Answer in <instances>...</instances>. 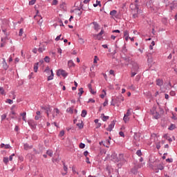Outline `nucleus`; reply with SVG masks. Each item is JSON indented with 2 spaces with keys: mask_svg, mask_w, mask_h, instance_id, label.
<instances>
[{
  "mask_svg": "<svg viewBox=\"0 0 177 177\" xmlns=\"http://www.w3.org/2000/svg\"><path fill=\"white\" fill-rule=\"evenodd\" d=\"M53 79H54V73H53V71L51 70V74H50V75H49V76L48 77L47 80H48V81H50V80H53Z\"/></svg>",
  "mask_w": 177,
  "mask_h": 177,
  "instance_id": "4be33fe9",
  "label": "nucleus"
},
{
  "mask_svg": "<svg viewBox=\"0 0 177 177\" xmlns=\"http://www.w3.org/2000/svg\"><path fill=\"white\" fill-rule=\"evenodd\" d=\"M160 147H161V146H160V142H158V143L156 144V149H157L158 150H159V149H160Z\"/></svg>",
  "mask_w": 177,
  "mask_h": 177,
  "instance_id": "864d4df0",
  "label": "nucleus"
},
{
  "mask_svg": "<svg viewBox=\"0 0 177 177\" xmlns=\"http://www.w3.org/2000/svg\"><path fill=\"white\" fill-rule=\"evenodd\" d=\"M46 153L50 157H52L53 156V151L52 150H47Z\"/></svg>",
  "mask_w": 177,
  "mask_h": 177,
  "instance_id": "2f4dec72",
  "label": "nucleus"
},
{
  "mask_svg": "<svg viewBox=\"0 0 177 177\" xmlns=\"http://www.w3.org/2000/svg\"><path fill=\"white\" fill-rule=\"evenodd\" d=\"M93 24L94 25L95 30L98 31L100 30V25L95 21L93 22Z\"/></svg>",
  "mask_w": 177,
  "mask_h": 177,
  "instance_id": "dca6fc26",
  "label": "nucleus"
},
{
  "mask_svg": "<svg viewBox=\"0 0 177 177\" xmlns=\"http://www.w3.org/2000/svg\"><path fill=\"white\" fill-rule=\"evenodd\" d=\"M123 120L124 121L125 123H127L128 122H129L130 118H129V116L124 115Z\"/></svg>",
  "mask_w": 177,
  "mask_h": 177,
  "instance_id": "7c9ffc66",
  "label": "nucleus"
},
{
  "mask_svg": "<svg viewBox=\"0 0 177 177\" xmlns=\"http://www.w3.org/2000/svg\"><path fill=\"white\" fill-rule=\"evenodd\" d=\"M88 151H85L84 152V156H87V155H88Z\"/></svg>",
  "mask_w": 177,
  "mask_h": 177,
  "instance_id": "774afa93",
  "label": "nucleus"
},
{
  "mask_svg": "<svg viewBox=\"0 0 177 177\" xmlns=\"http://www.w3.org/2000/svg\"><path fill=\"white\" fill-rule=\"evenodd\" d=\"M131 111H132V109H129L127 110V113L126 114H124L125 116H127V117H129L131 116Z\"/></svg>",
  "mask_w": 177,
  "mask_h": 177,
  "instance_id": "a878e982",
  "label": "nucleus"
},
{
  "mask_svg": "<svg viewBox=\"0 0 177 177\" xmlns=\"http://www.w3.org/2000/svg\"><path fill=\"white\" fill-rule=\"evenodd\" d=\"M101 118L104 122H106L109 120V116H105L104 113L102 114Z\"/></svg>",
  "mask_w": 177,
  "mask_h": 177,
  "instance_id": "5701e85b",
  "label": "nucleus"
},
{
  "mask_svg": "<svg viewBox=\"0 0 177 177\" xmlns=\"http://www.w3.org/2000/svg\"><path fill=\"white\" fill-rule=\"evenodd\" d=\"M132 66H133V67H132L131 70H133V71H138V70L139 69V66H138V64L136 62H133Z\"/></svg>",
  "mask_w": 177,
  "mask_h": 177,
  "instance_id": "6e6552de",
  "label": "nucleus"
},
{
  "mask_svg": "<svg viewBox=\"0 0 177 177\" xmlns=\"http://www.w3.org/2000/svg\"><path fill=\"white\" fill-rule=\"evenodd\" d=\"M42 109L46 111L47 117L49 118V112H51L50 106H48L46 107H42Z\"/></svg>",
  "mask_w": 177,
  "mask_h": 177,
  "instance_id": "0eeeda50",
  "label": "nucleus"
},
{
  "mask_svg": "<svg viewBox=\"0 0 177 177\" xmlns=\"http://www.w3.org/2000/svg\"><path fill=\"white\" fill-rule=\"evenodd\" d=\"M58 0H53L52 6H57L58 4Z\"/></svg>",
  "mask_w": 177,
  "mask_h": 177,
  "instance_id": "4c0bfd02",
  "label": "nucleus"
},
{
  "mask_svg": "<svg viewBox=\"0 0 177 177\" xmlns=\"http://www.w3.org/2000/svg\"><path fill=\"white\" fill-rule=\"evenodd\" d=\"M98 60H99L98 57H97V56H95V57H94L93 63H94V64H96Z\"/></svg>",
  "mask_w": 177,
  "mask_h": 177,
  "instance_id": "8fccbe9b",
  "label": "nucleus"
},
{
  "mask_svg": "<svg viewBox=\"0 0 177 177\" xmlns=\"http://www.w3.org/2000/svg\"><path fill=\"white\" fill-rule=\"evenodd\" d=\"M32 51V53H35V54H37V48H34Z\"/></svg>",
  "mask_w": 177,
  "mask_h": 177,
  "instance_id": "69168bd1",
  "label": "nucleus"
},
{
  "mask_svg": "<svg viewBox=\"0 0 177 177\" xmlns=\"http://www.w3.org/2000/svg\"><path fill=\"white\" fill-rule=\"evenodd\" d=\"M137 72L138 71H135L131 69V77H134L137 74Z\"/></svg>",
  "mask_w": 177,
  "mask_h": 177,
  "instance_id": "79ce46f5",
  "label": "nucleus"
},
{
  "mask_svg": "<svg viewBox=\"0 0 177 177\" xmlns=\"http://www.w3.org/2000/svg\"><path fill=\"white\" fill-rule=\"evenodd\" d=\"M20 116L22 118V120L24 122H27V120H26V112H24L22 113H20Z\"/></svg>",
  "mask_w": 177,
  "mask_h": 177,
  "instance_id": "ddd939ff",
  "label": "nucleus"
},
{
  "mask_svg": "<svg viewBox=\"0 0 177 177\" xmlns=\"http://www.w3.org/2000/svg\"><path fill=\"white\" fill-rule=\"evenodd\" d=\"M1 148H5L6 149H10V145L9 144L5 145L4 143H2L1 145Z\"/></svg>",
  "mask_w": 177,
  "mask_h": 177,
  "instance_id": "6ab92c4d",
  "label": "nucleus"
},
{
  "mask_svg": "<svg viewBox=\"0 0 177 177\" xmlns=\"http://www.w3.org/2000/svg\"><path fill=\"white\" fill-rule=\"evenodd\" d=\"M6 103H8V104H12L13 100L10 99H7V100H6Z\"/></svg>",
  "mask_w": 177,
  "mask_h": 177,
  "instance_id": "e433bc0d",
  "label": "nucleus"
},
{
  "mask_svg": "<svg viewBox=\"0 0 177 177\" xmlns=\"http://www.w3.org/2000/svg\"><path fill=\"white\" fill-rule=\"evenodd\" d=\"M79 43L80 44H84V39H82V37L79 38Z\"/></svg>",
  "mask_w": 177,
  "mask_h": 177,
  "instance_id": "ea45409f",
  "label": "nucleus"
},
{
  "mask_svg": "<svg viewBox=\"0 0 177 177\" xmlns=\"http://www.w3.org/2000/svg\"><path fill=\"white\" fill-rule=\"evenodd\" d=\"M123 159H124V155L121 153V154H119V156L117 157L115 161L118 162L122 160Z\"/></svg>",
  "mask_w": 177,
  "mask_h": 177,
  "instance_id": "4468645a",
  "label": "nucleus"
},
{
  "mask_svg": "<svg viewBox=\"0 0 177 177\" xmlns=\"http://www.w3.org/2000/svg\"><path fill=\"white\" fill-rule=\"evenodd\" d=\"M90 91V92L92 93V94H95L96 93V92L95 91H94L93 89H91V90H89Z\"/></svg>",
  "mask_w": 177,
  "mask_h": 177,
  "instance_id": "338daca9",
  "label": "nucleus"
},
{
  "mask_svg": "<svg viewBox=\"0 0 177 177\" xmlns=\"http://www.w3.org/2000/svg\"><path fill=\"white\" fill-rule=\"evenodd\" d=\"M64 171H63V172L62 173V174L63 176H65V175H66V174H68V167L66 166L65 163H64Z\"/></svg>",
  "mask_w": 177,
  "mask_h": 177,
  "instance_id": "2eb2a0df",
  "label": "nucleus"
},
{
  "mask_svg": "<svg viewBox=\"0 0 177 177\" xmlns=\"http://www.w3.org/2000/svg\"><path fill=\"white\" fill-rule=\"evenodd\" d=\"M28 124L31 127L32 129H36L37 126V122L32 120H28Z\"/></svg>",
  "mask_w": 177,
  "mask_h": 177,
  "instance_id": "20e7f679",
  "label": "nucleus"
},
{
  "mask_svg": "<svg viewBox=\"0 0 177 177\" xmlns=\"http://www.w3.org/2000/svg\"><path fill=\"white\" fill-rule=\"evenodd\" d=\"M109 101L107 100H105V102L103 104V106L105 107V106H107Z\"/></svg>",
  "mask_w": 177,
  "mask_h": 177,
  "instance_id": "bf43d9fd",
  "label": "nucleus"
},
{
  "mask_svg": "<svg viewBox=\"0 0 177 177\" xmlns=\"http://www.w3.org/2000/svg\"><path fill=\"white\" fill-rule=\"evenodd\" d=\"M100 6V7H101L102 6V5H101V3H100V1H96V3H94L93 4V6L95 7V8H96V7H97V6Z\"/></svg>",
  "mask_w": 177,
  "mask_h": 177,
  "instance_id": "473e14b6",
  "label": "nucleus"
},
{
  "mask_svg": "<svg viewBox=\"0 0 177 177\" xmlns=\"http://www.w3.org/2000/svg\"><path fill=\"white\" fill-rule=\"evenodd\" d=\"M79 147H80V149H84L85 147V145L84 143L81 142L80 144Z\"/></svg>",
  "mask_w": 177,
  "mask_h": 177,
  "instance_id": "3c124183",
  "label": "nucleus"
},
{
  "mask_svg": "<svg viewBox=\"0 0 177 177\" xmlns=\"http://www.w3.org/2000/svg\"><path fill=\"white\" fill-rule=\"evenodd\" d=\"M68 65L69 67H74L75 66L74 62L73 61H71V60L68 61Z\"/></svg>",
  "mask_w": 177,
  "mask_h": 177,
  "instance_id": "cd10ccee",
  "label": "nucleus"
},
{
  "mask_svg": "<svg viewBox=\"0 0 177 177\" xmlns=\"http://www.w3.org/2000/svg\"><path fill=\"white\" fill-rule=\"evenodd\" d=\"M6 117H7L6 114H3V115H1V120H2V121L5 120L6 118Z\"/></svg>",
  "mask_w": 177,
  "mask_h": 177,
  "instance_id": "5fc2aeb1",
  "label": "nucleus"
},
{
  "mask_svg": "<svg viewBox=\"0 0 177 177\" xmlns=\"http://www.w3.org/2000/svg\"><path fill=\"white\" fill-rule=\"evenodd\" d=\"M45 50H46V46L44 45L41 46L38 49V52L40 53H43Z\"/></svg>",
  "mask_w": 177,
  "mask_h": 177,
  "instance_id": "f3484780",
  "label": "nucleus"
},
{
  "mask_svg": "<svg viewBox=\"0 0 177 177\" xmlns=\"http://www.w3.org/2000/svg\"><path fill=\"white\" fill-rule=\"evenodd\" d=\"M124 97L122 95H119L115 98V104H117L118 107L120 106L121 102H124Z\"/></svg>",
  "mask_w": 177,
  "mask_h": 177,
  "instance_id": "7ed1b4c3",
  "label": "nucleus"
},
{
  "mask_svg": "<svg viewBox=\"0 0 177 177\" xmlns=\"http://www.w3.org/2000/svg\"><path fill=\"white\" fill-rule=\"evenodd\" d=\"M95 101L94 100H93V99L91 98V99L88 100V103H95Z\"/></svg>",
  "mask_w": 177,
  "mask_h": 177,
  "instance_id": "13d9d810",
  "label": "nucleus"
},
{
  "mask_svg": "<svg viewBox=\"0 0 177 177\" xmlns=\"http://www.w3.org/2000/svg\"><path fill=\"white\" fill-rule=\"evenodd\" d=\"M110 15L111 16L112 19L116 18L117 17V10H113L110 12Z\"/></svg>",
  "mask_w": 177,
  "mask_h": 177,
  "instance_id": "9d476101",
  "label": "nucleus"
},
{
  "mask_svg": "<svg viewBox=\"0 0 177 177\" xmlns=\"http://www.w3.org/2000/svg\"><path fill=\"white\" fill-rule=\"evenodd\" d=\"M86 114H87V111L86 110H82V113H81L82 118H85Z\"/></svg>",
  "mask_w": 177,
  "mask_h": 177,
  "instance_id": "c756f323",
  "label": "nucleus"
},
{
  "mask_svg": "<svg viewBox=\"0 0 177 177\" xmlns=\"http://www.w3.org/2000/svg\"><path fill=\"white\" fill-rule=\"evenodd\" d=\"M76 126L79 128V129H84V123L82 121L81 122L76 124Z\"/></svg>",
  "mask_w": 177,
  "mask_h": 177,
  "instance_id": "412c9836",
  "label": "nucleus"
},
{
  "mask_svg": "<svg viewBox=\"0 0 177 177\" xmlns=\"http://www.w3.org/2000/svg\"><path fill=\"white\" fill-rule=\"evenodd\" d=\"M62 35H59V36H57V37L55 38V41H58L61 39Z\"/></svg>",
  "mask_w": 177,
  "mask_h": 177,
  "instance_id": "09e8293b",
  "label": "nucleus"
},
{
  "mask_svg": "<svg viewBox=\"0 0 177 177\" xmlns=\"http://www.w3.org/2000/svg\"><path fill=\"white\" fill-rule=\"evenodd\" d=\"M15 156V153H12V154H11V156H10V161H12V160H13V156Z\"/></svg>",
  "mask_w": 177,
  "mask_h": 177,
  "instance_id": "6e6d98bb",
  "label": "nucleus"
},
{
  "mask_svg": "<svg viewBox=\"0 0 177 177\" xmlns=\"http://www.w3.org/2000/svg\"><path fill=\"white\" fill-rule=\"evenodd\" d=\"M44 73L49 75L50 74H52V70H50L49 67H46V68L44 70Z\"/></svg>",
  "mask_w": 177,
  "mask_h": 177,
  "instance_id": "aec40b11",
  "label": "nucleus"
},
{
  "mask_svg": "<svg viewBox=\"0 0 177 177\" xmlns=\"http://www.w3.org/2000/svg\"><path fill=\"white\" fill-rule=\"evenodd\" d=\"M119 134H120V136H121V137H124V133H123V131H120V133H119Z\"/></svg>",
  "mask_w": 177,
  "mask_h": 177,
  "instance_id": "e2e57ef3",
  "label": "nucleus"
},
{
  "mask_svg": "<svg viewBox=\"0 0 177 177\" xmlns=\"http://www.w3.org/2000/svg\"><path fill=\"white\" fill-rule=\"evenodd\" d=\"M61 115L62 112L60 111V110L57 108H55L52 112L53 120H54L56 118H58Z\"/></svg>",
  "mask_w": 177,
  "mask_h": 177,
  "instance_id": "f03ea898",
  "label": "nucleus"
},
{
  "mask_svg": "<svg viewBox=\"0 0 177 177\" xmlns=\"http://www.w3.org/2000/svg\"><path fill=\"white\" fill-rule=\"evenodd\" d=\"M34 18L37 20V24L39 26H41L42 25V23H43V19H42V17L41 15H35L34 16ZM39 19V20H38Z\"/></svg>",
  "mask_w": 177,
  "mask_h": 177,
  "instance_id": "423d86ee",
  "label": "nucleus"
},
{
  "mask_svg": "<svg viewBox=\"0 0 177 177\" xmlns=\"http://www.w3.org/2000/svg\"><path fill=\"white\" fill-rule=\"evenodd\" d=\"M57 76L62 75L63 77H66L68 75V73L65 71L59 69L57 72Z\"/></svg>",
  "mask_w": 177,
  "mask_h": 177,
  "instance_id": "39448f33",
  "label": "nucleus"
},
{
  "mask_svg": "<svg viewBox=\"0 0 177 177\" xmlns=\"http://www.w3.org/2000/svg\"><path fill=\"white\" fill-rule=\"evenodd\" d=\"M24 34V28H20L19 31V36L21 37Z\"/></svg>",
  "mask_w": 177,
  "mask_h": 177,
  "instance_id": "c9c22d12",
  "label": "nucleus"
},
{
  "mask_svg": "<svg viewBox=\"0 0 177 177\" xmlns=\"http://www.w3.org/2000/svg\"><path fill=\"white\" fill-rule=\"evenodd\" d=\"M64 135H65V131H61L59 134V136L63 137Z\"/></svg>",
  "mask_w": 177,
  "mask_h": 177,
  "instance_id": "c03bdc74",
  "label": "nucleus"
},
{
  "mask_svg": "<svg viewBox=\"0 0 177 177\" xmlns=\"http://www.w3.org/2000/svg\"><path fill=\"white\" fill-rule=\"evenodd\" d=\"M3 68H4L6 70H7V69L8 68V64H7V63H6V59H3Z\"/></svg>",
  "mask_w": 177,
  "mask_h": 177,
  "instance_id": "b1692460",
  "label": "nucleus"
},
{
  "mask_svg": "<svg viewBox=\"0 0 177 177\" xmlns=\"http://www.w3.org/2000/svg\"><path fill=\"white\" fill-rule=\"evenodd\" d=\"M40 118H41V116H39V115H36V116L35 117V120H39Z\"/></svg>",
  "mask_w": 177,
  "mask_h": 177,
  "instance_id": "052dcab7",
  "label": "nucleus"
},
{
  "mask_svg": "<svg viewBox=\"0 0 177 177\" xmlns=\"http://www.w3.org/2000/svg\"><path fill=\"white\" fill-rule=\"evenodd\" d=\"M38 65H39V63L34 64L33 69H34L35 73H37V71H38Z\"/></svg>",
  "mask_w": 177,
  "mask_h": 177,
  "instance_id": "bb28decb",
  "label": "nucleus"
},
{
  "mask_svg": "<svg viewBox=\"0 0 177 177\" xmlns=\"http://www.w3.org/2000/svg\"><path fill=\"white\" fill-rule=\"evenodd\" d=\"M104 92V94L100 95V97L102 99H104V96L106 95V93L104 90L102 91Z\"/></svg>",
  "mask_w": 177,
  "mask_h": 177,
  "instance_id": "a18cd8bd",
  "label": "nucleus"
},
{
  "mask_svg": "<svg viewBox=\"0 0 177 177\" xmlns=\"http://www.w3.org/2000/svg\"><path fill=\"white\" fill-rule=\"evenodd\" d=\"M150 113L156 120H158L160 118V115L156 111V108L154 106L151 109Z\"/></svg>",
  "mask_w": 177,
  "mask_h": 177,
  "instance_id": "f257e3e1",
  "label": "nucleus"
},
{
  "mask_svg": "<svg viewBox=\"0 0 177 177\" xmlns=\"http://www.w3.org/2000/svg\"><path fill=\"white\" fill-rule=\"evenodd\" d=\"M57 53H58L59 55H62V50L61 48L57 49Z\"/></svg>",
  "mask_w": 177,
  "mask_h": 177,
  "instance_id": "680f3d73",
  "label": "nucleus"
},
{
  "mask_svg": "<svg viewBox=\"0 0 177 177\" xmlns=\"http://www.w3.org/2000/svg\"><path fill=\"white\" fill-rule=\"evenodd\" d=\"M158 169L160 170H163L164 169V166L162 165H158Z\"/></svg>",
  "mask_w": 177,
  "mask_h": 177,
  "instance_id": "de8ad7c7",
  "label": "nucleus"
},
{
  "mask_svg": "<svg viewBox=\"0 0 177 177\" xmlns=\"http://www.w3.org/2000/svg\"><path fill=\"white\" fill-rule=\"evenodd\" d=\"M124 36L125 37V40L127 41L129 39V32L127 30H125L124 32Z\"/></svg>",
  "mask_w": 177,
  "mask_h": 177,
  "instance_id": "1a4fd4ad",
  "label": "nucleus"
},
{
  "mask_svg": "<svg viewBox=\"0 0 177 177\" xmlns=\"http://www.w3.org/2000/svg\"><path fill=\"white\" fill-rule=\"evenodd\" d=\"M36 0H31L30 1H29V5L32 6L35 3Z\"/></svg>",
  "mask_w": 177,
  "mask_h": 177,
  "instance_id": "603ef678",
  "label": "nucleus"
},
{
  "mask_svg": "<svg viewBox=\"0 0 177 177\" xmlns=\"http://www.w3.org/2000/svg\"><path fill=\"white\" fill-rule=\"evenodd\" d=\"M136 154H137V156L140 157L142 156L141 150L140 149L137 150Z\"/></svg>",
  "mask_w": 177,
  "mask_h": 177,
  "instance_id": "a19ab883",
  "label": "nucleus"
},
{
  "mask_svg": "<svg viewBox=\"0 0 177 177\" xmlns=\"http://www.w3.org/2000/svg\"><path fill=\"white\" fill-rule=\"evenodd\" d=\"M24 149L25 150L31 149H32V145L30 146L28 144L26 143L24 145Z\"/></svg>",
  "mask_w": 177,
  "mask_h": 177,
  "instance_id": "a211bd4d",
  "label": "nucleus"
},
{
  "mask_svg": "<svg viewBox=\"0 0 177 177\" xmlns=\"http://www.w3.org/2000/svg\"><path fill=\"white\" fill-rule=\"evenodd\" d=\"M50 59L49 57H46L44 58V62H46V63H49V62H50Z\"/></svg>",
  "mask_w": 177,
  "mask_h": 177,
  "instance_id": "37998d69",
  "label": "nucleus"
},
{
  "mask_svg": "<svg viewBox=\"0 0 177 177\" xmlns=\"http://www.w3.org/2000/svg\"><path fill=\"white\" fill-rule=\"evenodd\" d=\"M93 38L95 39L100 40L102 39V36L98 33V35H93Z\"/></svg>",
  "mask_w": 177,
  "mask_h": 177,
  "instance_id": "393cba45",
  "label": "nucleus"
},
{
  "mask_svg": "<svg viewBox=\"0 0 177 177\" xmlns=\"http://www.w3.org/2000/svg\"><path fill=\"white\" fill-rule=\"evenodd\" d=\"M115 127V123L114 122H111V123L109 125V127L106 129V131H111L113 127Z\"/></svg>",
  "mask_w": 177,
  "mask_h": 177,
  "instance_id": "9b49d317",
  "label": "nucleus"
},
{
  "mask_svg": "<svg viewBox=\"0 0 177 177\" xmlns=\"http://www.w3.org/2000/svg\"><path fill=\"white\" fill-rule=\"evenodd\" d=\"M3 162L6 164H8V162H9V158L8 157H5L4 159H3Z\"/></svg>",
  "mask_w": 177,
  "mask_h": 177,
  "instance_id": "49530a36",
  "label": "nucleus"
},
{
  "mask_svg": "<svg viewBox=\"0 0 177 177\" xmlns=\"http://www.w3.org/2000/svg\"><path fill=\"white\" fill-rule=\"evenodd\" d=\"M163 138L165 139V140H169V136H168V134H164L163 135Z\"/></svg>",
  "mask_w": 177,
  "mask_h": 177,
  "instance_id": "4d7b16f0",
  "label": "nucleus"
},
{
  "mask_svg": "<svg viewBox=\"0 0 177 177\" xmlns=\"http://www.w3.org/2000/svg\"><path fill=\"white\" fill-rule=\"evenodd\" d=\"M156 82V85L159 86H162L164 84L163 80L161 79H157Z\"/></svg>",
  "mask_w": 177,
  "mask_h": 177,
  "instance_id": "f8f14e48",
  "label": "nucleus"
},
{
  "mask_svg": "<svg viewBox=\"0 0 177 177\" xmlns=\"http://www.w3.org/2000/svg\"><path fill=\"white\" fill-rule=\"evenodd\" d=\"M0 93L3 95H6L5 90L2 86H0Z\"/></svg>",
  "mask_w": 177,
  "mask_h": 177,
  "instance_id": "c85d7f7f",
  "label": "nucleus"
},
{
  "mask_svg": "<svg viewBox=\"0 0 177 177\" xmlns=\"http://www.w3.org/2000/svg\"><path fill=\"white\" fill-rule=\"evenodd\" d=\"M79 93H78V95H79V96L80 97H81V95H82V93H84V88H80V89H79Z\"/></svg>",
  "mask_w": 177,
  "mask_h": 177,
  "instance_id": "72a5a7b5",
  "label": "nucleus"
},
{
  "mask_svg": "<svg viewBox=\"0 0 177 177\" xmlns=\"http://www.w3.org/2000/svg\"><path fill=\"white\" fill-rule=\"evenodd\" d=\"M66 111H67L68 113H71V114H73V108H71V107L68 108V109H66Z\"/></svg>",
  "mask_w": 177,
  "mask_h": 177,
  "instance_id": "f704fd0d",
  "label": "nucleus"
},
{
  "mask_svg": "<svg viewBox=\"0 0 177 177\" xmlns=\"http://www.w3.org/2000/svg\"><path fill=\"white\" fill-rule=\"evenodd\" d=\"M109 73H110L111 75H113V76H115L114 71L111 70V71H109Z\"/></svg>",
  "mask_w": 177,
  "mask_h": 177,
  "instance_id": "0e129e2a",
  "label": "nucleus"
},
{
  "mask_svg": "<svg viewBox=\"0 0 177 177\" xmlns=\"http://www.w3.org/2000/svg\"><path fill=\"white\" fill-rule=\"evenodd\" d=\"M176 129V126L174 124H171V126L169 127V130L172 131Z\"/></svg>",
  "mask_w": 177,
  "mask_h": 177,
  "instance_id": "58836bf2",
  "label": "nucleus"
}]
</instances>
